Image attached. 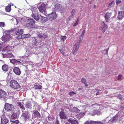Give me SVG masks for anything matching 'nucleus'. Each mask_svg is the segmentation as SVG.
Instances as JSON below:
<instances>
[{"mask_svg": "<svg viewBox=\"0 0 124 124\" xmlns=\"http://www.w3.org/2000/svg\"><path fill=\"white\" fill-rule=\"evenodd\" d=\"M85 31L83 30L82 33L80 36L79 39V41L76 42L73 47V50L72 51V53L73 55H75L76 54L77 51L78 50L80 46V43L83 39V37L84 35Z\"/></svg>", "mask_w": 124, "mask_h": 124, "instance_id": "f257e3e1", "label": "nucleus"}, {"mask_svg": "<svg viewBox=\"0 0 124 124\" xmlns=\"http://www.w3.org/2000/svg\"><path fill=\"white\" fill-rule=\"evenodd\" d=\"M13 30V31H15V34L17 36L16 37V38L18 39H22V35L23 33V30L21 29L20 27L18 26Z\"/></svg>", "mask_w": 124, "mask_h": 124, "instance_id": "f03ea898", "label": "nucleus"}, {"mask_svg": "<svg viewBox=\"0 0 124 124\" xmlns=\"http://www.w3.org/2000/svg\"><path fill=\"white\" fill-rule=\"evenodd\" d=\"M39 11L45 15L47 14L46 11L45 5L43 3H40L37 5Z\"/></svg>", "mask_w": 124, "mask_h": 124, "instance_id": "7ed1b4c3", "label": "nucleus"}, {"mask_svg": "<svg viewBox=\"0 0 124 124\" xmlns=\"http://www.w3.org/2000/svg\"><path fill=\"white\" fill-rule=\"evenodd\" d=\"M31 10L32 12V17L36 20H39L41 16L40 14H37V8H32Z\"/></svg>", "mask_w": 124, "mask_h": 124, "instance_id": "20e7f679", "label": "nucleus"}, {"mask_svg": "<svg viewBox=\"0 0 124 124\" xmlns=\"http://www.w3.org/2000/svg\"><path fill=\"white\" fill-rule=\"evenodd\" d=\"M10 86L12 88L15 89H18L20 87L18 83L16 81L12 80L10 83Z\"/></svg>", "mask_w": 124, "mask_h": 124, "instance_id": "39448f33", "label": "nucleus"}, {"mask_svg": "<svg viewBox=\"0 0 124 124\" xmlns=\"http://www.w3.org/2000/svg\"><path fill=\"white\" fill-rule=\"evenodd\" d=\"M120 116L118 114H116L115 116L111 119L108 122V123L112 124L114 122H118L120 120Z\"/></svg>", "mask_w": 124, "mask_h": 124, "instance_id": "423d86ee", "label": "nucleus"}, {"mask_svg": "<svg viewBox=\"0 0 124 124\" xmlns=\"http://www.w3.org/2000/svg\"><path fill=\"white\" fill-rule=\"evenodd\" d=\"M11 39V35H3L1 38L2 40L4 42H8Z\"/></svg>", "mask_w": 124, "mask_h": 124, "instance_id": "0eeeda50", "label": "nucleus"}, {"mask_svg": "<svg viewBox=\"0 0 124 124\" xmlns=\"http://www.w3.org/2000/svg\"><path fill=\"white\" fill-rule=\"evenodd\" d=\"M5 108L8 111H12L14 109V107L12 104L7 103L5 104Z\"/></svg>", "mask_w": 124, "mask_h": 124, "instance_id": "6e6552de", "label": "nucleus"}, {"mask_svg": "<svg viewBox=\"0 0 124 124\" xmlns=\"http://www.w3.org/2000/svg\"><path fill=\"white\" fill-rule=\"evenodd\" d=\"M1 124H6L9 121L8 119L4 115L1 116Z\"/></svg>", "mask_w": 124, "mask_h": 124, "instance_id": "1a4fd4ad", "label": "nucleus"}, {"mask_svg": "<svg viewBox=\"0 0 124 124\" xmlns=\"http://www.w3.org/2000/svg\"><path fill=\"white\" fill-rule=\"evenodd\" d=\"M48 17L49 19L51 20H54L56 19V13L54 12H52L48 15Z\"/></svg>", "mask_w": 124, "mask_h": 124, "instance_id": "9d476101", "label": "nucleus"}, {"mask_svg": "<svg viewBox=\"0 0 124 124\" xmlns=\"http://www.w3.org/2000/svg\"><path fill=\"white\" fill-rule=\"evenodd\" d=\"M59 115L60 118L62 119H65L67 117L66 114L63 111L60 112Z\"/></svg>", "mask_w": 124, "mask_h": 124, "instance_id": "9b49d317", "label": "nucleus"}, {"mask_svg": "<svg viewBox=\"0 0 124 124\" xmlns=\"http://www.w3.org/2000/svg\"><path fill=\"white\" fill-rule=\"evenodd\" d=\"M17 105L20 107L22 111L23 112H24V110L25 109V108L23 105V102H17Z\"/></svg>", "mask_w": 124, "mask_h": 124, "instance_id": "f8f14e48", "label": "nucleus"}, {"mask_svg": "<svg viewBox=\"0 0 124 124\" xmlns=\"http://www.w3.org/2000/svg\"><path fill=\"white\" fill-rule=\"evenodd\" d=\"M111 13H106L105 14L104 16L105 20L107 22H108L109 20V18L111 16Z\"/></svg>", "mask_w": 124, "mask_h": 124, "instance_id": "ddd939ff", "label": "nucleus"}, {"mask_svg": "<svg viewBox=\"0 0 124 124\" xmlns=\"http://www.w3.org/2000/svg\"><path fill=\"white\" fill-rule=\"evenodd\" d=\"M14 72L17 75H19L21 73V72L19 68L18 67H15L13 69Z\"/></svg>", "mask_w": 124, "mask_h": 124, "instance_id": "4468645a", "label": "nucleus"}, {"mask_svg": "<svg viewBox=\"0 0 124 124\" xmlns=\"http://www.w3.org/2000/svg\"><path fill=\"white\" fill-rule=\"evenodd\" d=\"M32 103L30 101H28L25 104V107L28 109H30L32 107Z\"/></svg>", "mask_w": 124, "mask_h": 124, "instance_id": "2eb2a0df", "label": "nucleus"}, {"mask_svg": "<svg viewBox=\"0 0 124 124\" xmlns=\"http://www.w3.org/2000/svg\"><path fill=\"white\" fill-rule=\"evenodd\" d=\"M23 116L25 120L29 119L30 118V115L29 113L27 112H26L25 113L23 112Z\"/></svg>", "mask_w": 124, "mask_h": 124, "instance_id": "dca6fc26", "label": "nucleus"}, {"mask_svg": "<svg viewBox=\"0 0 124 124\" xmlns=\"http://www.w3.org/2000/svg\"><path fill=\"white\" fill-rule=\"evenodd\" d=\"M84 124H104L101 122H98L90 121H86Z\"/></svg>", "mask_w": 124, "mask_h": 124, "instance_id": "f3484780", "label": "nucleus"}, {"mask_svg": "<svg viewBox=\"0 0 124 124\" xmlns=\"http://www.w3.org/2000/svg\"><path fill=\"white\" fill-rule=\"evenodd\" d=\"M124 17V12H119L118 14V18L119 20H121Z\"/></svg>", "mask_w": 124, "mask_h": 124, "instance_id": "a211bd4d", "label": "nucleus"}, {"mask_svg": "<svg viewBox=\"0 0 124 124\" xmlns=\"http://www.w3.org/2000/svg\"><path fill=\"white\" fill-rule=\"evenodd\" d=\"M32 38V40L33 42V45H34V47L36 48H38L37 39L35 38Z\"/></svg>", "mask_w": 124, "mask_h": 124, "instance_id": "6ab92c4d", "label": "nucleus"}, {"mask_svg": "<svg viewBox=\"0 0 124 124\" xmlns=\"http://www.w3.org/2000/svg\"><path fill=\"white\" fill-rule=\"evenodd\" d=\"M13 31V29H12L8 31L5 30L3 32V35H10V34L11 32Z\"/></svg>", "mask_w": 124, "mask_h": 124, "instance_id": "aec40b11", "label": "nucleus"}, {"mask_svg": "<svg viewBox=\"0 0 124 124\" xmlns=\"http://www.w3.org/2000/svg\"><path fill=\"white\" fill-rule=\"evenodd\" d=\"M100 112L97 110H95L93 111L92 113H88V114L92 116H94L95 115H99Z\"/></svg>", "mask_w": 124, "mask_h": 124, "instance_id": "412c9836", "label": "nucleus"}, {"mask_svg": "<svg viewBox=\"0 0 124 124\" xmlns=\"http://www.w3.org/2000/svg\"><path fill=\"white\" fill-rule=\"evenodd\" d=\"M69 122L72 124H78V122L73 119L70 118L68 120Z\"/></svg>", "mask_w": 124, "mask_h": 124, "instance_id": "4be33fe9", "label": "nucleus"}, {"mask_svg": "<svg viewBox=\"0 0 124 124\" xmlns=\"http://www.w3.org/2000/svg\"><path fill=\"white\" fill-rule=\"evenodd\" d=\"M6 94L5 92L3 91L2 89H0V98L1 97L6 98Z\"/></svg>", "mask_w": 124, "mask_h": 124, "instance_id": "5701e85b", "label": "nucleus"}, {"mask_svg": "<svg viewBox=\"0 0 124 124\" xmlns=\"http://www.w3.org/2000/svg\"><path fill=\"white\" fill-rule=\"evenodd\" d=\"M40 116L39 113L37 111H35L33 113L32 116L34 118H36L38 117H39Z\"/></svg>", "mask_w": 124, "mask_h": 124, "instance_id": "b1692460", "label": "nucleus"}, {"mask_svg": "<svg viewBox=\"0 0 124 124\" xmlns=\"http://www.w3.org/2000/svg\"><path fill=\"white\" fill-rule=\"evenodd\" d=\"M10 61L11 63L13 64L16 63H17L18 64H21V62L20 61L14 59H10Z\"/></svg>", "mask_w": 124, "mask_h": 124, "instance_id": "393cba45", "label": "nucleus"}, {"mask_svg": "<svg viewBox=\"0 0 124 124\" xmlns=\"http://www.w3.org/2000/svg\"><path fill=\"white\" fill-rule=\"evenodd\" d=\"M11 49L10 46H7L4 47L2 50V51L6 53H7L8 51H10Z\"/></svg>", "mask_w": 124, "mask_h": 124, "instance_id": "a878e982", "label": "nucleus"}, {"mask_svg": "<svg viewBox=\"0 0 124 124\" xmlns=\"http://www.w3.org/2000/svg\"><path fill=\"white\" fill-rule=\"evenodd\" d=\"M18 117V115L16 113L13 112L12 114V115L11 116V118L13 119H16Z\"/></svg>", "mask_w": 124, "mask_h": 124, "instance_id": "bb28decb", "label": "nucleus"}, {"mask_svg": "<svg viewBox=\"0 0 124 124\" xmlns=\"http://www.w3.org/2000/svg\"><path fill=\"white\" fill-rule=\"evenodd\" d=\"M38 36L39 38L45 39L47 37L46 34L45 33H39L38 34Z\"/></svg>", "mask_w": 124, "mask_h": 124, "instance_id": "cd10ccee", "label": "nucleus"}, {"mask_svg": "<svg viewBox=\"0 0 124 124\" xmlns=\"http://www.w3.org/2000/svg\"><path fill=\"white\" fill-rule=\"evenodd\" d=\"M2 69L3 70L7 71L8 70V65L4 64L2 66Z\"/></svg>", "mask_w": 124, "mask_h": 124, "instance_id": "c85d7f7f", "label": "nucleus"}, {"mask_svg": "<svg viewBox=\"0 0 124 124\" xmlns=\"http://www.w3.org/2000/svg\"><path fill=\"white\" fill-rule=\"evenodd\" d=\"M31 36L30 34L29 33L27 34H23L22 36V39L29 38Z\"/></svg>", "mask_w": 124, "mask_h": 124, "instance_id": "c756f323", "label": "nucleus"}, {"mask_svg": "<svg viewBox=\"0 0 124 124\" xmlns=\"http://www.w3.org/2000/svg\"><path fill=\"white\" fill-rule=\"evenodd\" d=\"M102 24L103 25L102 27V30L103 31V32H105V31L107 28V25L105 24L103 22Z\"/></svg>", "mask_w": 124, "mask_h": 124, "instance_id": "7c9ffc66", "label": "nucleus"}, {"mask_svg": "<svg viewBox=\"0 0 124 124\" xmlns=\"http://www.w3.org/2000/svg\"><path fill=\"white\" fill-rule=\"evenodd\" d=\"M27 20L28 21L30 22L32 24H34L35 23V21L32 18H29L27 19Z\"/></svg>", "mask_w": 124, "mask_h": 124, "instance_id": "2f4dec72", "label": "nucleus"}, {"mask_svg": "<svg viewBox=\"0 0 124 124\" xmlns=\"http://www.w3.org/2000/svg\"><path fill=\"white\" fill-rule=\"evenodd\" d=\"M11 6H7L5 8V10L7 12H9L10 11L11 8L10 7Z\"/></svg>", "mask_w": 124, "mask_h": 124, "instance_id": "473e14b6", "label": "nucleus"}, {"mask_svg": "<svg viewBox=\"0 0 124 124\" xmlns=\"http://www.w3.org/2000/svg\"><path fill=\"white\" fill-rule=\"evenodd\" d=\"M34 87L35 89L39 90L42 88V86L41 85H35Z\"/></svg>", "mask_w": 124, "mask_h": 124, "instance_id": "72a5a7b5", "label": "nucleus"}, {"mask_svg": "<svg viewBox=\"0 0 124 124\" xmlns=\"http://www.w3.org/2000/svg\"><path fill=\"white\" fill-rule=\"evenodd\" d=\"M41 17V19L43 21H46L47 20V17L43 16H40Z\"/></svg>", "mask_w": 124, "mask_h": 124, "instance_id": "f704fd0d", "label": "nucleus"}, {"mask_svg": "<svg viewBox=\"0 0 124 124\" xmlns=\"http://www.w3.org/2000/svg\"><path fill=\"white\" fill-rule=\"evenodd\" d=\"M7 58H12V57H14V56L12 54L10 53H8L7 54Z\"/></svg>", "mask_w": 124, "mask_h": 124, "instance_id": "c9c22d12", "label": "nucleus"}, {"mask_svg": "<svg viewBox=\"0 0 124 124\" xmlns=\"http://www.w3.org/2000/svg\"><path fill=\"white\" fill-rule=\"evenodd\" d=\"M73 110L75 112L78 113L80 111V110L77 108L74 107L73 108Z\"/></svg>", "mask_w": 124, "mask_h": 124, "instance_id": "e433bc0d", "label": "nucleus"}, {"mask_svg": "<svg viewBox=\"0 0 124 124\" xmlns=\"http://www.w3.org/2000/svg\"><path fill=\"white\" fill-rule=\"evenodd\" d=\"M114 1H112L109 4L108 7L110 8L112 7L114 5Z\"/></svg>", "mask_w": 124, "mask_h": 124, "instance_id": "4c0bfd02", "label": "nucleus"}, {"mask_svg": "<svg viewBox=\"0 0 124 124\" xmlns=\"http://www.w3.org/2000/svg\"><path fill=\"white\" fill-rule=\"evenodd\" d=\"M5 26V23L4 22H0V26L1 27H4Z\"/></svg>", "mask_w": 124, "mask_h": 124, "instance_id": "58836bf2", "label": "nucleus"}, {"mask_svg": "<svg viewBox=\"0 0 124 124\" xmlns=\"http://www.w3.org/2000/svg\"><path fill=\"white\" fill-rule=\"evenodd\" d=\"M79 21V18H78L77 21H76L75 23L73 25V26L74 27L76 26L78 24Z\"/></svg>", "mask_w": 124, "mask_h": 124, "instance_id": "ea45409f", "label": "nucleus"}, {"mask_svg": "<svg viewBox=\"0 0 124 124\" xmlns=\"http://www.w3.org/2000/svg\"><path fill=\"white\" fill-rule=\"evenodd\" d=\"M76 10L74 9H73L72 10V12H71V14L72 16H74L76 13Z\"/></svg>", "mask_w": 124, "mask_h": 124, "instance_id": "a19ab883", "label": "nucleus"}, {"mask_svg": "<svg viewBox=\"0 0 124 124\" xmlns=\"http://www.w3.org/2000/svg\"><path fill=\"white\" fill-rule=\"evenodd\" d=\"M11 121L12 122V123H14L15 124H18L19 123V121L18 120H11Z\"/></svg>", "mask_w": 124, "mask_h": 124, "instance_id": "79ce46f5", "label": "nucleus"}, {"mask_svg": "<svg viewBox=\"0 0 124 124\" xmlns=\"http://www.w3.org/2000/svg\"><path fill=\"white\" fill-rule=\"evenodd\" d=\"M26 25L29 27V28H32V25L30 23H27Z\"/></svg>", "mask_w": 124, "mask_h": 124, "instance_id": "37998d69", "label": "nucleus"}, {"mask_svg": "<svg viewBox=\"0 0 124 124\" xmlns=\"http://www.w3.org/2000/svg\"><path fill=\"white\" fill-rule=\"evenodd\" d=\"M48 118L49 121H51L53 120V118L51 117L50 115H49L48 116Z\"/></svg>", "mask_w": 124, "mask_h": 124, "instance_id": "c03bdc74", "label": "nucleus"}, {"mask_svg": "<svg viewBox=\"0 0 124 124\" xmlns=\"http://www.w3.org/2000/svg\"><path fill=\"white\" fill-rule=\"evenodd\" d=\"M81 81L84 84L86 82V79L84 78H82L81 79Z\"/></svg>", "mask_w": 124, "mask_h": 124, "instance_id": "a18cd8bd", "label": "nucleus"}, {"mask_svg": "<svg viewBox=\"0 0 124 124\" xmlns=\"http://www.w3.org/2000/svg\"><path fill=\"white\" fill-rule=\"evenodd\" d=\"M116 97L120 100H122V97L121 96L120 94H118L116 96Z\"/></svg>", "mask_w": 124, "mask_h": 124, "instance_id": "49530a36", "label": "nucleus"}, {"mask_svg": "<svg viewBox=\"0 0 124 124\" xmlns=\"http://www.w3.org/2000/svg\"><path fill=\"white\" fill-rule=\"evenodd\" d=\"M85 113H81L79 114V116H80V117H83L85 115Z\"/></svg>", "mask_w": 124, "mask_h": 124, "instance_id": "de8ad7c7", "label": "nucleus"}, {"mask_svg": "<svg viewBox=\"0 0 124 124\" xmlns=\"http://www.w3.org/2000/svg\"><path fill=\"white\" fill-rule=\"evenodd\" d=\"M61 39L62 41H64L66 39V37L65 36H62Z\"/></svg>", "mask_w": 124, "mask_h": 124, "instance_id": "09e8293b", "label": "nucleus"}, {"mask_svg": "<svg viewBox=\"0 0 124 124\" xmlns=\"http://www.w3.org/2000/svg\"><path fill=\"white\" fill-rule=\"evenodd\" d=\"M2 56L4 58L8 57L7 55V54H4L2 53Z\"/></svg>", "mask_w": 124, "mask_h": 124, "instance_id": "8fccbe9b", "label": "nucleus"}, {"mask_svg": "<svg viewBox=\"0 0 124 124\" xmlns=\"http://www.w3.org/2000/svg\"><path fill=\"white\" fill-rule=\"evenodd\" d=\"M121 0H116V4L117 5H118L120 4L121 3Z\"/></svg>", "mask_w": 124, "mask_h": 124, "instance_id": "3c124183", "label": "nucleus"}, {"mask_svg": "<svg viewBox=\"0 0 124 124\" xmlns=\"http://www.w3.org/2000/svg\"><path fill=\"white\" fill-rule=\"evenodd\" d=\"M3 44V43H0V51H1V48L2 47Z\"/></svg>", "mask_w": 124, "mask_h": 124, "instance_id": "603ef678", "label": "nucleus"}, {"mask_svg": "<svg viewBox=\"0 0 124 124\" xmlns=\"http://www.w3.org/2000/svg\"><path fill=\"white\" fill-rule=\"evenodd\" d=\"M22 58L26 60L28 58V56H23L22 57Z\"/></svg>", "mask_w": 124, "mask_h": 124, "instance_id": "864d4df0", "label": "nucleus"}, {"mask_svg": "<svg viewBox=\"0 0 124 124\" xmlns=\"http://www.w3.org/2000/svg\"><path fill=\"white\" fill-rule=\"evenodd\" d=\"M122 76L121 75H119L118 76V77L117 78V79L118 80H120L121 79V77Z\"/></svg>", "mask_w": 124, "mask_h": 124, "instance_id": "5fc2aeb1", "label": "nucleus"}, {"mask_svg": "<svg viewBox=\"0 0 124 124\" xmlns=\"http://www.w3.org/2000/svg\"><path fill=\"white\" fill-rule=\"evenodd\" d=\"M37 121V119H36L35 120L33 123H32L31 124H35Z\"/></svg>", "mask_w": 124, "mask_h": 124, "instance_id": "6e6d98bb", "label": "nucleus"}, {"mask_svg": "<svg viewBox=\"0 0 124 124\" xmlns=\"http://www.w3.org/2000/svg\"><path fill=\"white\" fill-rule=\"evenodd\" d=\"M73 93V92H70L69 93V94L70 95L72 96L73 94V93Z\"/></svg>", "mask_w": 124, "mask_h": 124, "instance_id": "4d7b16f0", "label": "nucleus"}, {"mask_svg": "<svg viewBox=\"0 0 124 124\" xmlns=\"http://www.w3.org/2000/svg\"><path fill=\"white\" fill-rule=\"evenodd\" d=\"M59 50L62 54H64V52L61 49H59Z\"/></svg>", "mask_w": 124, "mask_h": 124, "instance_id": "13d9d810", "label": "nucleus"}, {"mask_svg": "<svg viewBox=\"0 0 124 124\" xmlns=\"http://www.w3.org/2000/svg\"><path fill=\"white\" fill-rule=\"evenodd\" d=\"M60 5L59 4H55V8H56V6H58V7ZM57 8H58V7Z\"/></svg>", "mask_w": 124, "mask_h": 124, "instance_id": "bf43d9fd", "label": "nucleus"}, {"mask_svg": "<svg viewBox=\"0 0 124 124\" xmlns=\"http://www.w3.org/2000/svg\"><path fill=\"white\" fill-rule=\"evenodd\" d=\"M55 124H59V123L58 120H56L55 121Z\"/></svg>", "mask_w": 124, "mask_h": 124, "instance_id": "052dcab7", "label": "nucleus"}, {"mask_svg": "<svg viewBox=\"0 0 124 124\" xmlns=\"http://www.w3.org/2000/svg\"><path fill=\"white\" fill-rule=\"evenodd\" d=\"M95 90H96V91H98V92H99V91H101V90L99 89H95Z\"/></svg>", "mask_w": 124, "mask_h": 124, "instance_id": "680f3d73", "label": "nucleus"}, {"mask_svg": "<svg viewBox=\"0 0 124 124\" xmlns=\"http://www.w3.org/2000/svg\"><path fill=\"white\" fill-rule=\"evenodd\" d=\"M121 8L123 10H124V5L122 6L121 7Z\"/></svg>", "mask_w": 124, "mask_h": 124, "instance_id": "e2e57ef3", "label": "nucleus"}, {"mask_svg": "<svg viewBox=\"0 0 124 124\" xmlns=\"http://www.w3.org/2000/svg\"><path fill=\"white\" fill-rule=\"evenodd\" d=\"M84 84H85V85L86 87L88 86V85L86 83H86H85Z\"/></svg>", "mask_w": 124, "mask_h": 124, "instance_id": "0e129e2a", "label": "nucleus"}, {"mask_svg": "<svg viewBox=\"0 0 124 124\" xmlns=\"http://www.w3.org/2000/svg\"><path fill=\"white\" fill-rule=\"evenodd\" d=\"M72 18V16H70L69 18V20H70Z\"/></svg>", "mask_w": 124, "mask_h": 124, "instance_id": "69168bd1", "label": "nucleus"}, {"mask_svg": "<svg viewBox=\"0 0 124 124\" xmlns=\"http://www.w3.org/2000/svg\"><path fill=\"white\" fill-rule=\"evenodd\" d=\"M99 92H97V93H96V95H97L98 94H99Z\"/></svg>", "mask_w": 124, "mask_h": 124, "instance_id": "338daca9", "label": "nucleus"}, {"mask_svg": "<svg viewBox=\"0 0 124 124\" xmlns=\"http://www.w3.org/2000/svg\"><path fill=\"white\" fill-rule=\"evenodd\" d=\"M65 124H70V123L68 122H66L65 123Z\"/></svg>", "mask_w": 124, "mask_h": 124, "instance_id": "774afa93", "label": "nucleus"}]
</instances>
